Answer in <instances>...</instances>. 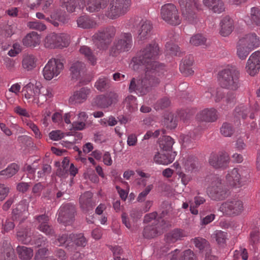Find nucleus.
<instances>
[{
	"label": "nucleus",
	"mask_w": 260,
	"mask_h": 260,
	"mask_svg": "<svg viewBox=\"0 0 260 260\" xmlns=\"http://www.w3.org/2000/svg\"><path fill=\"white\" fill-rule=\"evenodd\" d=\"M239 40L252 50L260 45V40L255 33L248 34Z\"/></svg>",
	"instance_id": "28"
},
{
	"label": "nucleus",
	"mask_w": 260,
	"mask_h": 260,
	"mask_svg": "<svg viewBox=\"0 0 260 260\" xmlns=\"http://www.w3.org/2000/svg\"><path fill=\"white\" fill-rule=\"evenodd\" d=\"M22 92L28 103L37 104L38 106H41L48 99L53 96L51 88L44 87L39 88L31 83L23 88Z\"/></svg>",
	"instance_id": "2"
},
{
	"label": "nucleus",
	"mask_w": 260,
	"mask_h": 260,
	"mask_svg": "<svg viewBox=\"0 0 260 260\" xmlns=\"http://www.w3.org/2000/svg\"><path fill=\"white\" fill-rule=\"evenodd\" d=\"M76 22L78 27L84 29L95 28L98 26L96 20L87 14L78 17Z\"/></svg>",
	"instance_id": "21"
},
{
	"label": "nucleus",
	"mask_w": 260,
	"mask_h": 260,
	"mask_svg": "<svg viewBox=\"0 0 260 260\" xmlns=\"http://www.w3.org/2000/svg\"><path fill=\"white\" fill-rule=\"evenodd\" d=\"M131 0H109V6L105 11V16L115 19L124 15L130 5Z\"/></svg>",
	"instance_id": "9"
},
{
	"label": "nucleus",
	"mask_w": 260,
	"mask_h": 260,
	"mask_svg": "<svg viewBox=\"0 0 260 260\" xmlns=\"http://www.w3.org/2000/svg\"><path fill=\"white\" fill-rule=\"evenodd\" d=\"M33 233L30 229H24L19 231L17 232V238L19 241L25 244L29 243L33 239L34 244L36 246H41L46 245L47 239L41 235H38L37 236H31Z\"/></svg>",
	"instance_id": "13"
},
{
	"label": "nucleus",
	"mask_w": 260,
	"mask_h": 260,
	"mask_svg": "<svg viewBox=\"0 0 260 260\" xmlns=\"http://www.w3.org/2000/svg\"><path fill=\"white\" fill-rule=\"evenodd\" d=\"M142 213L139 214L137 210L134 209L132 211L130 216L132 218L130 220L125 213H123L121 215V219L123 224L129 230L133 231L136 227L135 222L137 219L140 218Z\"/></svg>",
	"instance_id": "22"
},
{
	"label": "nucleus",
	"mask_w": 260,
	"mask_h": 260,
	"mask_svg": "<svg viewBox=\"0 0 260 260\" xmlns=\"http://www.w3.org/2000/svg\"><path fill=\"white\" fill-rule=\"evenodd\" d=\"M166 51L167 54L170 55H179L180 53L179 47L170 42H167L166 45Z\"/></svg>",
	"instance_id": "57"
},
{
	"label": "nucleus",
	"mask_w": 260,
	"mask_h": 260,
	"mask_svg": "<svg viewBox=\"0 0 260 260\" xmlns=\"http://www.w3.org/2000/svg\"><path fill=\"white\" fill-rule=\"evenodd\" d=\"M193 62V57L192 55H189L182 60L180 64L179 69L184 76H188L193 74V71L191 68Z\"/></svg>",
	"instance_id": "32"
},
{
	"label": "nucleus",
	"mask_w": 260,
	"mask_h": 260,
	"mask_svg": "<svg viewBox=\"0 0 260 260\" xmlns=\"http://www.w3.org/2000/svg\"><path fill=\"white\" fill-rule=\"evenodd\" d=\"M187 236V233L180 229H175L165 236V240L167 243H174L176 242L182 240L183 238Z\"/></svg>",
	"instance_id": "24"
},
{
	"label": "nucleus",
	"mask_w": 260,
	"mask_h": 260,
	"mask_svg": "<svg viewBox=\"0 0 260 260\" xmlns=\"http://www.w3.org/2000/svg\"><path fill=\"white\" fill-rule=\"evenodd\" d=\"M226 103L224 106H222V108L224 110H228L229 108L233 107L235 102V95L233 92H228L224 100Z\"/></svg>",
	"instance_id": "61"
},
{
	"label": "nucleus",
	"mask_w": 260,
	"mask_h": 260,
	"mask_svg": "<svg viewBox=\"0 0 260 260\" xmlns=\"http://www.w3.org/2000/svg\"><path fill=\"white\" fill-rule=\"evenodd\" d=\"M53 2V0H29V4L28 7L31 10H37L42 5V10L46 12Z\"/></svg>",
	"instance_id": "38"
},
{
	"label": "nucleus",
	"mask_w": 260,
	"mask_h": 260,
	"mask_svg": "<svg viewBox=\"0 0 260 260\" xmlns=\"http://www.w3.org/2000/svg\"><path fill=\"white\" fill-rule=\"evenodd\" d=\"M207 38L202 34H197L190 37L189 43L191 45L199 46L206 45Z\"/></svg>",
	"instance_id": "50"
},
{
	"label": "nucleus",
	"mask_w": 260,
	"mask_h": 260,
	"mask_svg": "<svg viewBox=\"0 0 260 260\" xmlns=\"http://www.w3.org/2000/svg\"><path fill=\"white\" fill-rule=\"evenodd\" d=\"M166 228L165 225L160 223L156 225H149L146 226L143 231V236L146 238H152L162 232L163 230Z\"/></svg>",
	"instance_id": "29"
},
{
	"label": "nucleus",
	"mask_w": 260,
	"mask_h": 260,
	"mask_svg": "<svg viewBox=\"0 0 260 260\" xmlns=\"http://www.w3.org/2000/svg\"><path fill=\"white\" fill-rule=\"evenodd\" d=\"M163 123L167 128L170 129L175 128L177 126L176 121L172 114L165 117Z\"/></svg>",
	"instance_id": "59"
},
{
	"label": "nucleus",
	"mask_w": 260,
	"mask_h": 260,
	"mask_svg": "<svg viewBox=\"0 0 260 260\" xmlns=\"http://www.w3.org/2000/svg\"><path fill=\"white\" fill-rule=\"evenodd\" d=\"M111 86V81L108 77L101 76L94 83L95 88L101 92L108 90Z\"/></svg>",
	"instance_id": "40"
},
{
	"label": "nucleus",
	"mask_w": 260,
	"mask_h": 260,
	"mask_svg": "<svg viewBox=\"0 0 260 260\" xmlns=\"http://www.w3.org/2000/svg\"><path fill=\"white\" fill-rule=\"evenodd\" d=\"M109 0H84L86 10L90 13L98 12L108 5Z\"/></svg>",
	"instance_id": "19"
},
{
	"label": "nucleus",
	"mask_w": 260,
	"mask_h": 260,
	"mask_svg": "<svg viewBox=\"0 0 260 260\" xmlns=\"http://www.w3.org/2000/svg\"><path fill=\"white\" fill-rule=\"evenodd\" d=\"M220 27V34L223 37L228 36L234 30V20L229 16H225L221 20Z\"/></svg>",
	"instance_id": "23"
},
{
	"label": "nucleus",
	"mask_w": 260,
	"mask_h": 260,
	"mask_svg": "<svg viewBox=\"0 0 260 260\" xmlns=\"http://www.w3.org/2000/svg\"><path fill=\"white\" fill-rule=\"evenodd\" d=\"M220 132L225 137H231L234 133V129L231 124L225 122L220 128Z\"/></svg>",
	"instance_id": "62"
},
{
	"label": "nucleus",
	"mask_w": 260,
	"mask_h": 260,
	"mask_svg": "<svg viewBox=\"0 0 260 260\" xmlns=\"http://www.w3.org/2000/svg\"><path fill=\"white\" fill-rule=\"evenodd\" d=\"M182 16L186 22L195 24L199 20L197 10H201V6L195 0H178Z\"/></svg>",
	"instance_id": "4"
},
{
	"label": "nucleus",
	"mask_w": 260,
	"mask_h": 260,
	"mask_svg": "<svg viewBox=\"0 0 260 260\" xmlns=\"http://www.w3.org/2000/svg\"><path fill=\"white\" fill-rule=\"evenodd\" d=\"M215 109H205L200 111L197 115V119L200 121L213 122L217 118Z\"/></svg>",
	"instance_id": "26"
},
{
	"label": "nucleus",
	"mask_w": 260,
	"mask_h": 260,
	"mask_svg": "<svg viewBox=\"0 0 260 260\" xmlns=\"http://www.w3.org/2000/svg\"><path fill=\"white\" fill-rule=\"evenodd\" d=\"M115 28L113 26L108 27L100 30L92 36V40L96 47L100 50H106L115 36Z\"/></svg>",
	"instance_id": "8"
},
{
	"label": "nucleus",
	"mask_w": 260,
	"mask_h": 260,
	"mask_svg": "<svg viewBox=\"0 0 260 260\" xmlns=\"http://www.w3.org/2000/svg\"><path fill=\"white\" fill-rule=\"evenodd\" d=\"M211 183L207 188L206 192L211 200L220 201L225 199L229 196V190L222 184L220 177L216 175L210 177Z\"/></svg>",
	"instance_id": "3"
},
{
	"label": "nucleus",
	"mask_w": 260,
	"mask_h": 260,
	"mask_svg": "<svg viewBox=\"0 0 260 260\" xmlns=\"http://www.w3.org/2000/svg\"><path fill=\"white\" fill-rule=\"evenodd\" d=\"M73 235H74V238L72 247L73 248L74 245L78 247H85L86 246L87 240L83 234H73Z\"/></svg>",
	"instance_id": "54"
},
{
	"label": "nucleus",
	"mask_w": 260,
	"mask_h": 260,
	"mask_svg": "<svg viewBox=\"0 0 260 260\" xmlns=\"http://www.w3.org/2000/svg\"><path fill=\"white\" fill-rule=\"evenodd\" d=\"M91 92L90 89L87 87H82L79 90L75 91L70 100L76 103H81L85 102Z\"/></svg>",
	"instance_id": "35"
},
{
	"label": "nucleus",
	"mask_w": 260,
	"mask_h": 260,
	"mask_svg": "<svg viewBox=\"0 0 260 260\" xmlns=\"http://www.w3.org/2000/svg\"><path fill=\"white\" fill-rule=\"evenodd\" d=\"M243 202L238 198L229 199L223 202L219 211L228 216H235L240 215L243 211Z\"/></svg>",
	"instance_id": "11"
},
{
	"label": "nucleus",
	"mask_w": 260,
	"mask_h": 260,
	"mask_svg": "<svg viewBox=\"0 0 260 260\" xmlns=\"http://www.w3.org/2000/svg\"><path fill=\"white\" fill-rule=\"evenodd\" d=\"M40 36L36 31L27 34L22 40V43L26 47H35L39 45Z\"/></svg>",
	"instance_id": "33"
},
{
	"label": "nucleus",
	"mask_w": 260,
	"mask_h": 260,
	"mask_svg": "<svg viewBox=\"0 0 260 260\" xmlns=\"http://www.w3.org/2000/svg\"><path fill=\"white\" fill-rule=\"evenodd\" d=\"M249 171L245 168H234L228 172L226 175L228 183L233 187H240L249 180Z\"/></svg>",
	"instance_id": "7"
},
{
	"label": "nucleus",
	"mask_w": 260,
	"mask_h": 260,
	"mask_svg": "<svg viewBox=\"0 0 260 260\" xmlns=\"http://www.w3.org/2000/svg\"><path fill=\"white\" fill-rule=\"evenodd\" d=\"M133 26H139L138 30L137 38L140 40L147 39L150 35L153 26L150 21L148 20H140L139 18H135L131 20Z\"/></svg>",
	"instance_id": "15"
},
{
	"label": "nucleus",
	"mask_w": 260,
	"mask_h": 260,
	"mask_svg": "<svg viewBox=\"0 0 260 260\" xmlns=\"http://www.w3.org/2000/svg\"><path fill=\"white\" fill-rule=\"evenodd\" d=\"M157 214L156 212L146 214L144 216V222L149 223L152 222V224L155 223V225L156 224H159V223L161 225H165V221L161 218H156Z\"/></svg>",
	"instance_id": "53"
},
{
	"label": "nucleus",
	"mask_w": 260,
	"mask_h": 260,
	"mask_svg": "<svg viewBox=\"0 0 260 260\" xmlns=\"http://www.w3.org/2000/svg\"><path fill=\"white\" fill-rule=\"evenodd\" d=\"M37 59L32 54H25L22 61V67L27 71H30L36 68Z\"/></svg>",
	"instance_id": "39"
},
{
	"label": "nucleus",
	"mask_w": 260,
	"mask_h": 260,
	"mask_svg": "<svg viewBox=\"0 0 260 260\" xmlns=\"http://www.w3.org/2000/svg\"><path fill=\"white\" fill-rule=\"evenodd\" d=\"M247 73L251 76L257 74L260 70V51L252 53L247 60L246 65Z\"/></svg>",
	"instance_id": "16"
},
{
	"label": "nucleus",
	"mask_w": 260,
	"mask_h": 260,
	"mask_svg": "<svg viewBox=\"0 0 260 260\" xmlns=\"http://www.w3.org/2000/svg\"><path fill=\"white\" fill-rule=\"evenodd\" d=\"M205 7L215 13L220 14L225 10L224 4L222 0H202Z\"/></svg>",
	"instance_id": "27"
},
{
	"label": "nucleus",
	"mask_w": 260,
	"mask_h": 260,
	"mask_svg": "<svg viewBox=\"0 0 260 260\" xmlns=\"http://www.w3.org/2000/svg\"><path fill=\"white\" fill-rule=\"evenodd\" d=\"M56 41L58 48L62 49L67 47L70 44V36L64 33H56Z\"/></svg>",
	"instance_id": "49"
},
{
	"label": "nucleus",
	"mask_w": 260,
	"mask_h": 260,
	"mask_svg": "<svg viewBox=\"0 0 260 260\" xmlns=\"http://www.w3.org/2000/svg\"><path fill=\"white\" fill-rule=\"evenodd\" d=\"M22 47L19 43H15L13 45L12 48L8 52V55L10 56L14 57L21 52Z\"/></svg>",
	"instance_id": "64"
},
{
	"label": "nucleus",
	"mask_w": 260,
	"mask_h": 260,
	"mask_svg": "<svg viewBox=\"0 0 260 260\" xmlns=\"http://www.w3.org/2000/svg\"><path fill=\"white\" fill-rule=\"evenodd\" d=\"M92 193L89 191L85 192L80 196L79 203L81 208L84 211L87 212L92 208Z\"/></svg>",
	"instance_id": "36"
},
{
	"label": "nucleus",
	"mask_w": 260,
	"mask_h": 260,
	"mask_svg": "<svg viewBox=\"0 0 260 260\" xmlns=\"http://www.w3.org/2000/svg\"><path fill=\"white\" fill-rule=\"evenodd\" d=\"M239 71L234 68L225 69L218 73V81L222 88L237 90L239 87Z\"/></svg>",
	"instance_id": "6"
},
{
	"label": "nucleus",
	"mask_w": 260,
	"mask_h": 260,
	"mask_svg": "<svg viewBox=\"0 0 260 260\" xmlns=\"http://www.w3.org/2000/svg\"><path fill=\"white\" fill-rule=\"evenodd\" d=\"M28 208V203L26 200L21 201L16 208L13 210V218L15 219L20 218V216L22 215Z\"/></svg>",
	"instance_id": "47"
},
{
	"label": "nucleus",
	"mask_w": 260,
	"mask_h": 260,
	"mask_svg": "<svg viewBox=\"0 0 260 260\" xmlns=\"http://www.w3.org/2000/svg\"><path fill=\"white\" fill-rule=\"evenodd\" d=\"M56 33L48 34L45 38L43 43L45 48L49 49L58 48L56 41Z\"/></svg>",
	"instance_id": "44"
},
{
	"label": "nucleus",
	"mask_w": 260,
	"mask_h": 260,
	"mask_svg": "<svg viewBox=\"0 0 260 260\" xmlns=\"http://www.w3.org/2000/svg\"><path fill=\"white\" fill-rule=\"evenodd\" d=\"M250 20L252 24L260 26V9L256 7L251 9Z\"/></svg>",
	"instance_id": "56"
},
{
	"label": "nucleus",
	"mask_w": 260,
	"mask_h": 260,
	"mask_svg": "<svg viewBox=\"0 0 260 260\" xmlns=\"http://www.w3.org/2000/svg\"><path fill=\"white\" fill-rule=\"evenodd\" d=\"M26 25L29 29L36 30L39 31H44L47 29L46 25L43 22L36 19L28 21Z\"/></svg>",
	"instance_id": "51"
},
{
	"label": "nucleus",
	"mask_w": 260,
	"mask_h": 260,
	"mask_svg": "<svg viewBox=\"0 0 260 260\" xmlns=\"http://www.w3.org/2000/svg\"><path fill=\"white\" fill-rule=\"evenodd\" d=\"M133 46V37L130 32H122L116 36L109 50V54L117 56L121 53L127 52Z\"/></svg>",
	"instance_id": "5"
},
{
	"label": "nucleus",
	"mask_w": 260,
	"mask_h": 260,
	"mask_svg": "<svg viewBox=\"0 0 260 260\" xmlns=\"http://www.w3.org/2000/svg\"><path fill=\"white\" fill-rule=\"evenodd\" d=\"M205 202L206 199L204 197L200 196H195L193 202H190L189 210L191 213L193 215H198L199 213L198 208Z\"/></svg>",
	"instance_id": "42"
},
{
	"label": "nucleus",
	"mask_w": 260,
	"mask_h": 260,
	"mask_svg": "<svg viewBox=\"0 0 260 260\" xmlns=\"http://www.w3.org/2000/svg\"><path fill=\"white\" fill-rule=\"evenodd\" d=\"M158 143L161 149L168 151L171 150L174 143V141L170 136H164L159 139Z\"/></svg>",
	"instance_id": "45"
},
{
	"label": "nucleus",
	"mask_w": 260,
	"mask_h": 260,
	"mask_svg": "<svg viewBox=\"0 0 260 260\" xmlns=\"http://www.w3.org/2000/svg\"><path fill=\"white\" fill-rule=\"evenodd\" d=\"M75 212L74 205L70 203L63 204L58 210L57 220L65 225H71L74 221Z\"/></svg>",
	"instance_id": "14"
},
{
	"label": "nucleus",
	"mask_w": 260,
	"mask_h": 260,
	"mask_svg": "<svg viewBox=\"0 0 260 260\" xmlns=\"http://www.w3.org/2000/svg\"><path fill=\"white\" fill-rule=\"evenodd\" d=\"M158 44L152 43L143 48L133 57L132 62L134 70H138L139 66L146 68L145 76L142 79L133 78L129 85V91L135 92L139 95L147 94L150 87L157 85L160 82L159 77L165 72V66L155 59L159 55Z\"/></svg>",
	"instance_id": "1"
},
{
	"label": "nucleus",
	"mask_w": 260,
	"mask_h": 260,
	"mask_svg": "<svg viewBox=\"0 0 260 260\" xmlns=\"http://www.w3.org/2000/svg\"><path fill=\"white\" fill-rule=\"evenodd\" d=\"M35 219V222L38 224L37 228L38 230L46 235H54V231L48 224L49 217L48 216L45 214L36 216Z\"/></svg>",
	"instance_id": "18"
},
{
	"label": "nucleus",
	"mask_w": 260,
	"mask_h": 260,
	"mask_svg": "<svg viewBox=\"0 0 260 260\" xmlns=\"http://www.w3.org/2000/svg\"><path fill=\"white\" fill-rule=\"evenodd\" d=\"M160 17L168 24L176 26L181 23V18L176 6L172 3H168L161 6Z\"/></svg>",
	"instance_id": "10"
},
{
	"label": "nucleus",
	"mask_w": 260,
	"mask_h": 260,
	"mask_svg": "<svg viewBox=\"0 0 260 260\" xmlns=\"http://www.w3.org/2000/svg\"><path fill=\"white\" fill-rule=\"evenodd\" d=\"M17 251L19 257L22 260H30L33 256L32 249L24 246H18Z\"/></svg>",
	"instance_id": "43"
},
{
	"label": "nucleus",
	"mask_w": 260,
	"mask_h": 260,
	"mask_svg": "<svg viewBox=\"0 0 260 260\" xmlns=\"http://www.w3.org/2000/svg\"><path fill=\"white\" fill-rule=\"evenodd\" d=\"M179 260H196V258L193 251L187 249L181 253Z\"/></svg>",
	"instance_id": "63"
},
{
	"label": "nucleus",
	"mask_w": 260,
	"mask_h": 260,
	"mask_svg": "<svg viewBox=\"0 0 260 260\" xmlns=\"http://www.w3.org/2000/svg\"><path fill=\"white\" fill-rule=\"evenodd\" d=\"M79 52L81 54L83 55L92 65L95 63L96 58L92 50L89 47L85 45L81 46L79 49Z\"/></svg>",
	"instance_id": "48"
},
{
	"label": "nucleus",
	"mask_w": 260,
	"mask_h": 260,
	"mask_svg": "<svg viewBox=\"0 0 260 260\" xmlns=\"http://www.w3.org/2000/svg\"><path fill=\"white\" fill-rule=\"evenodd\" d=\"M85 6L84 0H67L64 1L62 7H65L69 13L76 12Z\"/></svg>",
	"instance_id": "34"
},
{
	"label": "nucleus",
	"mask_w": 260,
	"mask_h": 260,
	"mask_svg": "<svg viewBox=\"0 0 260 260\" xmlns=\"http://www.w3.org/2000/svg\"><path fill=\"white\" fill-rule=\"evenodd\" d=\"M49 18L50 19L49 22L55 27L58 26L59 22L64 24L68 22L66 12L61 10L53 11Z\"/></svg>",
	"instance_id": "30"
},
{
	"label": "nucleus",
	"mask_w": 260,
	"mask_h": 260,
	"mask_svg": "<svg viewBox=\"0 0 260 260\" xmlns=\"http://www.w3.org/2000/svg\"><path fill=\"white\" fill-rule=\"evenodd\" d=\"M117 97L115 93H110L108 95H100L93 100L92 104L100 108H106L114 102Z\"/></svg>",
	"instance_id": "20"
},
{
	"label": "nucleus",
	"mask_w": 260,
	"mask_h": 260,
	"mask_svg": "<svg viewBox=\"0 0 260 260\" xmlns=\"http://www.w3.org/2000/svg\"><path fill=\"white\" fill-rule=\"evenodd\" d=\"M73 234L68 235L64 234L62 235L54 242V244L58 246L66 245V247H68L71 251H72L74 249L72 247L74 238V235H73Z\"/></svg>",
	"instance_id": "37"
},
{
	"label": "nucleus",
	"mask_w": 260,
	"mask_h": 260,
	"mask_svg": "<svg viewBox=\"0 0 260 260\" xmlns=\"http://www.w3.org/2000/svg\"><path fill=\"white\" fill-rule=\"evenodd\" d=\"M251 112V108L248 105H244L240 104L236 107L235 109L234 115L237 120H239L240 117L245 119L248 114Z\"/></svg>",
	"instance_id": "41"
},
{
	"label": "nucleus",
	"mask_w": 260,
	"mask_h": 260,
	"mask_svg": "<svg viewBox=\"0 0 260 260\" xmlns=\"http://www.w3.org/2000/svg\"><path fill=\"white\" fill-rule=\"evenodd\" d=\"M251 51V49L239 41L237 46V55L240 59H245Z\"/></svg>",
	"instance_id": "46"
},
{
	"label": "nucleus",
	"mask_w": 260,
	"mask_h": 260,
	"mask_svg": "<svg viewBox=\"0 0 260 260\" xmlns=\"http://www.w3.org/2000/svg\"><path fill=\"white\" fill-rule=\"evenodd\" d=\"M63 69V64L59 59L51 58L44 67L43 74L44 78L50 80L57 76Z\"/></svg>",
	"instance_id": "12"
},
{
	"label": "nucleus",
	"mask_w": 260,
	"mask_h": 260,
	"mask_svg": "<svg viewBox=\"0 0 260 260\" xmlns=\"http://www.w3.org/2000/svg\"><path fill=\"white\" fill-rule=\"evenodd\" d=\"M229 161V156L225 152H221L218 154H212L209 160L210 165L216 169L226 168Z\"/></svg>",
	"instance_id": "17"
},
{
	"label": "nucleus",
	"mask_w": 260,
	"mask_h": 260,
	"mask_svg": "<svg viewBox=\"0 0 260 260\" xmlns=\"http://www.w3.org/2000/svg\"><path fill=\"white\" fill-rule=\"evenodd\" d=\"M18 166L15 164L9 165L6 169L0 172V175L4 176L6 178H10L14 176L18 171Z\"/></svg>",
	"instance_id": "52"
},
{
	"label": "nucleus",
	"mask_w": 260,
	"mask_h": 260,
	"mask_svg": "<svg viewBox=\"0 0 260 260\" xmlns=\"http://www.w3.org/2000/svg\"><path fill=\"white\" fill-rule=\"evenodd\" d=\"M176 155L175 152L167 153L156 152L153 156V160L157 164L167 165L174 161Z\"/></svg>",
	"instance_id": "25"
},
{
	"label": "nucleus",
	"mask_w": 260,
	"mask_h": 260,
	"mask_svg": "<svg viewBox=\"0 0 260 260\" xmlns=\"http://www.w3.org/2000/svg\"><path fill=\"white\" fill-rule=\"evenodd\" d=\"M85 64L81 61L74 62L70 67V71L72 79L77 80L84 73Z\"/></svg>",
	"instance_id": "31"
},
{
	"label": "nucleus",
	"mask_w": 260,
	"mask_h": 260,
	"mask_svg": "<svg viewBox=\"0 0 260 260\" xmlns=\"http://www.w3.org/2000/svg\"><path fill=\"white\" fill-rule=\"evenodd\" d=\"M124 105L129 111H134L137 108V104L136 102V98L133 95L127 96L124 101Z\"/></svg>",
	"instance_id": "58"
},
{
	"label": "nucleus",
	"mask_w": 260,
	"mask_h": 260,
	"mask_svg": "<svg viewBox=\"0 0 260 260\" xmlns=\"http://www.w3.org/2000/svg\"><path fill=\"white\" fill-rule=\"evenodd\" d=\"M23 122L34 132L36 138L39 139L42 138V134L36 124L27 119L23 120Z\"/></svg>",
	"instance_id": "55"
},
{
	"label": "nucleus",
	"mask_w": 260,
	"mask_h": 260,
	"mask_svg": "<svg viewBox=\"0 0 260 260\" xmlns=\"http://www.w3.org/2000/svg\"><path fill=\"white\" fill-rule=\"evenodd\" d=\"M198 136L194 132L189 133L184 136L183 138V143L185 146L190 147L193 145V143L197 140Z\"/></svg>",
	"instance_id": "60"
}]
</instances>
